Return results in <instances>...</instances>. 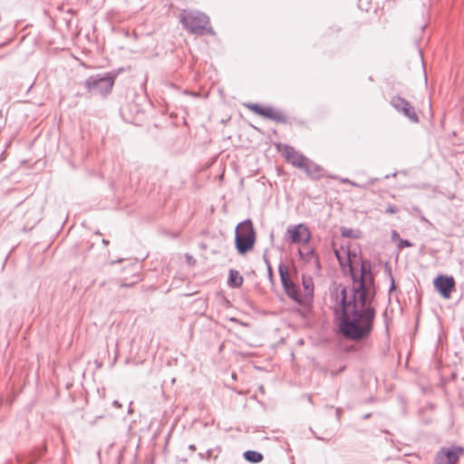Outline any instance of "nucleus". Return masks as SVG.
<instances>
[{"label":"nucleus","mask_w":464,"mask_h":464,"mask_svg":"<svg viewBox=\"0 0 464 464\" xmlns=\"http://www.w3.org/2000/svg\"><path fill=\"white\" fill-rule=\"evenodd\" d=\"M350 262L353 285L344 286L336 295L335 312L340 314V332L346 338L361 341L368 337L372 330L375 310L372 306L373 298V275L371 263L361 261L360 275Z\"/></svg>","instance_id":"f257e3e1"},{"label":"nucleus","mask_w":464,"mask_h":464,"mask_svg":"<svg viewBox=\"0 0 464 464\" xmlns=\"http://www.w3.org/2000/svg\"><path fill=\"white\" fill-rule=\"evenodd\" d=\"M279 275L283 287L289 298L303 305H308L313 302L314 285L311 276H302L303 288L301 289L290 279L288 269L285 266H279Z\"/></svg>","instance_id":"f03ea898"},{"label":"nucleus","mask_w":464,"mask_h":464,"mask_svg":"<svg viewBox=\"0 0 464 464\" xmlns=\"http://www.w3.org/2000/svg\"><path fill=\"white\" fill-rule=\"evenodd\" d=\"M235 242L236 248L241 255L247 253L254 247L256 232L251 220L247 219L237 225Z\"/></svg>","instance_id":"7ed1b4c3"},{"label":"nucleus","mask_w":464,"mask_h":464,"mask_svg":"<svg viewBox=\"0 0 464 464\" xmlns=\"http://www.w3.org/2000/svg\"><path fill=\"white\" fill-rule=\"evenodd\" d=\"M180 22L183 26L192 34H203L205 32L211 33V29H207L209 22L208 17L198 11H183L179 14Z\"/></svg>","instance_id":"20e7f679"},{"label":"nucleus","mask_w":464,"mask_h":464,"mask_svg":"<svg viewBox=\"0 0 464 464\" xmlns=\"http://www.w3.org/2000/svg\"><path fill=\"white\" fill-rule=\"evenodd\" d=\"M114 78L111 75L103 77L92 76L85 81V87L91 94L106 96L111 92Z\"/></svg>","instance_id":"39448f33"},{"label":"nucleus","mask_w":464,"mask_h":464,"mask_svg":"<svg viewBox=\"0 0 464 464\" xmlns=\"http://www.w3.org/2000/svg\"><path fill=\"white\" fill-rule=\"evenodd\" d=\"M463 453L461 447L442 448L437 454L436 464H456Z\"/></svg>","instance_id":"423d86ee"},{"label":"nucleus","mask_w":464,"mask_h":464,"mask_svg":"<svg viewBox=\"0 0 464 464\" xmlns=\"http://www.w3.org/2000/svg\"><path fill=\"white\" fill-rule=\"evenodd\" d=\"M392 106L398 111L403 113L404 116L414 123L419 122V117L415 111V109L411 103L401 96H395L391 101Z\"/></svg>","instance_id":"0eeeda50"},{"label":"nucleus","mask_w":464,"mask_h":464,"mask_svg":"<svg viewBox=\"0 0 464 464\" xmlns=\"http://www.w3.org/2000/svg\"><path fill=\"white\" fill-rule=\"evenodd\" d=\"M287 235L291 243L294 244H305L311 237L308 228L304 224L288 227Z\"/></svg>","instance_id":"6e6552de"},{"label":"nucleus","mask_w":464,"mask_h":464,"mask_svg":"<svg viewBox=\"0 0 464 464\" xmlns=\"http://www.w3.org/2000/svg\"><path fill=\"white\" fill-rule=\"evenodd\" d=\"M434 286L437 291L444 298H450L452 290L455 287V281L452 276H439L433 281Z\"/></svg>","instance_id":"1a4fd4ad"},{"label":"nucleus","mask_w":464,"mask_h":464,"mask_svg":"<svg viewBox=\"0 0 464 464\" xmlns=\"http://www.w3.org/2000/svg\"><path fill=\"white\" fill-rule=\"evenodd\" d=\"M283 155L287 162L300 169H302L307 160L306 157L290 146H285L284 148Z\"/></svg>","instance_id":"9d476101"},{"label":"nucleus","mask_w":464,"mask_h":464,"mask_svg":"<svg viewBox=\"0 0 464 464\" xmlns=\"http://www.w3.org/2000/svg\"><path fill=\"white\" fill-rule=\"evenodd\" d=\"M247 107L253 112L264 116L267 119L279 121L282 118L281 113L271 107H261L256 103L249 104Z\"/></svg>","instance_id":"9b49d317"},{"label":"nucleus","mask_w":464,"mask_h":464,"mask_svg":"<svg viewBox=\"0 0 464 464\" xmlns=\"http://www.w3.org/2000/svg\"><path fill=\"white\" fill-rule=\"evenodd\" d=\"M302 169L304 170L309 177L314 179H318L324 176V169L312 162L309 159H307Z\"/></svg>","instance_id":"f8f14e48"},{"label":"nucleus","mask_w":464,"mask_h":464,"mask_svg":"<svg viewBox=\"0 0 464 464\" xmlns=\"http://www.w3.org/2000/svg\"><path fill=\"white\" fill-rule=\"evenodd\" d=\"M244 282L243 276L238 271L231 269L229 271V277L227 284L231 287H240Z\"/></svg>","instance_id":"ddd939ff"},{"label":"nucleus","mask_w":464,"mask_h":464,"mask_svg":"<svg viewBox=\"0 0 464 464\" xmlns=\"http://www.w3.org/2000/svg\"><path fill=\"white\" fill-rule=\"evenodd\" d=\"M244 458L246 460L251 463H259L263 460V455L255 450H247L244 453Z\"/></svg>","instance_id":"4468645a"},{"label":"nucleus","mask_w":464,"mask_h":464,"mask_svg":"<svg viewBox=\"0 0 464 464\" xmlns=\"http://www.w3.org/2000/svg\"><path fill=\"white\" fill-rule=\"evenodd\" d=\"M412 244L409 241V240H406V239H400V242H399V248H403V247H410L411 246Z\"/></svg>","instance_id":"2eb2a0df"},{"label":"nucleus","mask_w":464,"mask_h":464,"mask_svg":"<svg viewBox=\"0 0 464 464\" xmlns=\"http://www.w3.org/2000/svg\"><path fill=\"white\" fill-rule=\"evenodd\" d=\"M264 260H265V263H266V265L267 266V271H268L269 277L272 278V273H273L272 266H271L270 262L267 259L266 255L264 256Z\"/></svg>","instance_id":"dca6fc26"},{"label":"nucleus","mask_w":464,"mask_h":464,"mask_svg":"<svg viewBox=\"0 0 464 464\" xmlns=\"http://www.w3.org/2000/svg\"><path fill=\"white\" fill-rule=\"evenodd\" d=\"M386 212L389 214H395L398 212V208L396 206L390 205L387 207Z\"/></svg>","instance_id":"f3484780"},{"label":"nucleus","mask_w":464,"mask_h":464,"mask_svg":"<svg viewBox=\"0 0 464 464\" xmlns=\"http://www.w3.org/2000/svg\"><path fill=\"white\" fill-rule=\"evenodd\" d=\"M339 180L343 183V184H350L352 186H354V187H360L358 184H356L355 182L348 179H339Z\"/></svg>","instance_id":"a211bd4d"},{"label":"nucleus","mask_w":464,"mask_h":464,"mask_svg":"<svg viewBox=\"0 0 464 464\" xmlns=\"http://www.w3.org/2000/svg\"><path fill=\"white\" fill-rule=\"evenodd\" d=\"M392 238L395 239V238H399V234L396 232V231H393L392 233Z\"/></svg>","instance_id":"6ab92c4d"},{"label":"nucleus","mask_w":464,"mask_h":464,"mask_svg":"<svg viewBox=\"0 0 464 464\" xmlns=\"http://www.w3.org/2000/svg\"><path fill=\"white\" fill-rule=\"evenodd\" d=\"M188 449H189L190 450H192V451H195V450H196V446H195V445H193V444H191V445H189V446H188Z\"/></svg>","instance_id":"aec40b11"},{"label":"nucleus","mask_w":464,"mask_h":464,"mask_svg":"<svg viewBox=\"0 0 464 464\" xmlns=\"http://www.w3.org/2000/svg\"><path fill=\"white\" fill-rule=\"evenodd\" d=\"M395 288V284H394V281L392 282V285H391V288L390 290H393Z\"/></svg>","instance_id":"412c9836"},{"label":"nucleus","mask_w":464,"mask_h":464,"mask_svg":"<svg viewBox=\"0 0 464 464\" xmlns=\"http://www.w3.org/2000/svg\"><path fill=\"white\" fill-rule=\"evenodd\" d=\"M113 404H114L116 407H118V408H120V407H121V404H120L117 401H115L113 402Z\"/></svg>","instance_id":"4be33fe9"}]
</instances>
